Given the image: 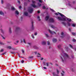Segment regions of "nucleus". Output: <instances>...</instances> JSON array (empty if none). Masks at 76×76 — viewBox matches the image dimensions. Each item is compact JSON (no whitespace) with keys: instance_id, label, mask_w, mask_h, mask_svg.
<instances>
[{"instance_id":"obj_1","label":"nucleus","mask_w":76,"mask_h":76,"mask_svg":"<svg viewBox=\"0 0 76 76\" xmlns=\"http://www.w3.org/2000/svg\"><path fill=\"white\" fill-rule=\"evenodd\" d=\"M59 14L61 15V17H58V19L60 20H62V21H65V20H67L69 22H70L72 20L70 18H66V17L63 15L61 13L59 12H58Z\"/></svg>"},{"instance_id":"obj_2","label":"nucleus","mask_w":76,"mask_h":76,"mask_svg":"<svg viewBox=\"0 0 76 76\" xmlns=\"http://www.w3.org/2000/svg\"><path fill=\"white\" fill-rule=\"evenodd\" d=\"M61 58L62 62H64L66 61V60H67V58H69V56L67 54L64 53L63 56H61Z\"/></svg>"},{"instance_id":"obj_3","label":"nucleus","mask_w":76,"mask_h":76,"mask_svg":"<svg viewBox=\"0 0 76 76\" xmlns=\"http://www.w3.org/2000/svg\"><path fill=\"white\" fill-rule=\"evenodd\" d=\"M32 2L33 4H31V6L34 7V8H37L38 6H36L35 4V1H32Z\"/></svg>"},{"instance_id":"obj_4","label":"nucleus","mask_w":76,"mask_h":76,"mask_svg":"<svg viewBox=\"0 0 76 76\" xmlns=\"http://www.w3.org/2000/svg\"><path fill=\"white\" fill-rule=\"evenodd\" d=\"M28 11L29 13H32L34 11V9H33L32 7H29L28 9Z\"/></svg>"},{"instance_id":"obj_5","label":"nucleus","mask_w":76,"mask_h":76,"mask_svg":"<svg viewBox=\"0 0 76 76\" xmlns=\"http://www.w3.org/2000/svg\"><path fill=\"white\" fill-rule=\"evenodd\" d=\"M49 32H50V34H56V33L54 31H51V30L49 29Z\"/></svg>"},{"instance_id":"obj_6","label":"nucleus","mask_w":76,"mask_h":76,"mask_svg":"<svg viewBox=\"0 0 76 76\" xmlns=\"http://www.w3.org/2000/svg\"><path fill=\"white\" fill-rule=\"evenodd\" d=\"M49 22H51L52 23H53V22H54V20L52 18H50L49 19Z\"/></svg>"},{"instance_id":"obj_7","label":"nucleus","mask_w":76,"mask_h":76,"mask_svg":"<svg viewBox=\"0 0 76 76\" xmlns=\"http://www.w3.org/2000/svg\"><path fill=\"white\" fill-rule=\"evenodd\" d=\"M33 23H34V22H32V26L31 28V29L32 30H34V25H33Z\"/></svg>"},{"instance_id":"obj_8","label":"nucleus","mask_w":76,"mask_h":76,"mask_svg":"<svg viewBox=\"0 0 76 76\" xmlns=\"http://www.w3.org/2000/svg\"><path fill=\"white\" fill-rule=\"evenodd\" d=\"M24 14L25 15V16H28V13L27 12H24Z\"/></svg>"},{"instance_id":"obj_9","label":"nucleus","mask_w":76,"mask_h":76,"mask_svg":"<svg viewBox=\"0 0 76 76\" xmlns=\"http://www.w3.org/2000/svg\"><path fill=\"white\" fill-rule=\"evenodd\" d=\"M53 76H59L58 75L56 74V73L54 72H53Z\"/></svg>"},{"instance_id":"obj_10","label":"nucleus","mask_w":76,"mask_h":76,"mask_svg":"<svg viewBox=\"0 0 76 76\" xmlns=\"http://www.w3.org/2000/svg\"><path fill=\"white\" fill-rule=\"evenodd\" d=\"M49 16H46L45 18V20H47L49 18Z\"/></svg>"},{"instance_id":"obj_11","label":"nucleus","mask_w":76,"mask_h":76,"mask_svg":"<svg viewBox=\"0 0 76 76\" xmlns=\"http://www.w3.org/2000/svg\"><path fill=\"white\" fill-rule=\"evenodd\" d=\"M53 41L54 42H56L57 41V39H56L53 38Z\"/></svg>"},{"instance_id":"obj_12","label":"nucleus","mask_w":76,"mask_h":76,"mask_svg":"<svg viewBox=\"0 0 76 76\" xmlns=\"http://www.w3.org/2000/svg\"><path fill=\"white\" fill-rule=\"evenodd\" d=\"M11 9L12 10H16L15 8V7H11Z\"/></svg>"},{"instance_id":"obj_13","label":"nucleus","mask_w":76,"mask_h":76,"mask_svg":"<svg viewBox=\"0 0 76 76\" xmlns=\"http://www.w3.org/2000/svg\"><path fill=\"white\" fill-rule=\"evenodd\" d=\"M1 33H2V34H5V32H4V31H3V30H2V29L1 30Z\"/></svg>"},{"instance_id":"obj_14","label":"nucleus","mask_w":76,"mask_h":76,"mask_svg":"<svg viewBox=\"0 0 76 76\" xmlns=\"http://www.w3.org/2000/svg\"><path fill=\"white\" fill-rule=\"evenodd\" d=\"M9 31L10 34H12V30H11V28H9Z\"/></svg>"},{"instance_id":"obj_15","label":"nucleus","mask_w":76,"mask_h":76,"mask_svg":"<svg viewBox=\"0 0 76 76\" xmlns=\"http://www.w3.org/2000/svg\"><path fill=\"white\" fill-rule=\"evenodd\" d=\"M0 15H4V13L2 11L0 12Z\"/></svg>"},{"instance_id":"obj_16","label":"nucleus","mask_w":76,"mask_h":76,"mask_svg":"<svg viewBox=\"0 0 76 76\" xmlns=\"http://www.w3.org/2000/svg\"><path fill=\"white\" fill-rule=\"evenodd\" d=\"M37 55H38L37 56V57H40L41 56V54H39V53H38Z\"/></svg>"},{"instance_id":"obj_17","label":"nucleus","mask_w":76,"mask_h":76,"mask_svg":"<svg viewBox=\"0 0 76 76\" xmlns=\"http://www.w3.org/2000/svg\"><path fill=\"white\" fill-rule=\"evenodd\" d=\"M42 45H45L46 44V42H45L43 41L42 42Z\"/></svg>"},{"instance_id":"obj_18","label":"nucleus","mask_w":76,"mask_h":76,"mask_svg":"<svg viewBox=\"0 0 76 76\" xmlns=\"http://www.w3.org/2000/svg\"><path fill=\"white\" fill-rule=\"evenodd\" d=\"M7 48L9 49H10V50L11 49H12V47L10 46H9L7 47Z\"/></svg>"},{"instance_id":"obj_19","label":"nucleus","mask_w":76,"mask_h":76,"mask_svg":"<svg viewBox=\"0 0 76 76\" xmlns=\"http://www.w3.org/2000/svg\"><path fill=\"white\" fill-rule=\"evenodd\" d=\"M15 14H16V15H18L19 14V12H18V11H15Z\"/></svg>"},{"instance_id":"obj_20","label":"nucleus","mask_w":76,"mask_h":76,"mask_svg":"<svg viewBox=\"0 0 76 76\" xmlns=\"http://www.w3.org/2000/svg\"><path fill=\"white\" fill-rule=\"evenodd\" d=\"M47 44L48 45H50V41H48L47 42Z\"/></svg>"},{"instance_id":"obj_21","label":"nucleus","mask_w":76,"mask_h":76,"mask_svg":"<svg viewBox=\"0 0 76 76\" xmlns=\"http://www.w3.org/2000/svg\"><path fill=\"white\" fill-rule=\"evenodd\" d=\"M61 35L62 36H63V37H64V36H65V35H64V32H62L61 33Z\"/></svg>"},{"instance_id":"obj_22","label":"nucleus","mask_w":76,"mask_h":76,"mask_svg":"<svg viewBox=\"0 0 76 76\" xmlns=\"http://www.w3.org/2000/svg\"><path fill=\"white\" fill-rule=\"evenodd\" d=\"M37 18H38V20H39V21H40V20H41V19H40V18L39 17V16H38Z\"/></svg>"},{"instance_id":"obj_23","label":"nucleus","mask_w":76,"mask_h":76,"mask_svg":"<svg viewBox=\"0 0 76 76\" xmlns=\"http://www.w3.org/2000/svg\"><path fill=\"white\" fill-rule=\"evenodd\" d=\"M51 27L52 28H53V29L56 28V27L54 26H51Z\"/></svg>"},{"instance_id":"obj_24","label":"nucleus","mask_w":76,"mask_h":76,"mask_svg":"<svg viewBox=\"0 0 76 76\" xmlns=\"http://www.w3.org/2000/svg\"><path fill=\"white\" fill-rule=\"evenodd\" d=\"M56 71L57 72V74H58V73H59V71H58V69H57L56 70Z\"/></svg>"},{"instance_id":"obj_25","label":"nucleus","mask_w":76,"mask_h":76,"mask_svg":"<svg viewBox=\"0 0 76 76\" xmlns=\"http://www.w3.org/2000/svg\"><path fill=\"white\" fill-rule=\"evenodd\" d=\"M12 50H17L16 49H15L14 48H13L12 47Z\"/></svg>"},{"instance_id":"obj_26","label":"nucleus","mask_w":76,"mask_h":76,"mask_svg":"<svg viewBox=\"0 0 76 76\" xmlns=\"http://www.w3.org/2000/svg\"><path fill=\"white\" fill-rule=\"evenodd\" d=\"M69 46H70V47H71V48H73V49H74V48H73V46L72 45L69 44Z\"/></svg>"},{"instance_id":"obj_27","label":"nucleus","mask_w":76,"mask_h":76,"mask_svg":"<svg viewBox=\"0 0 76 76\" xmlns=\"http://www.w3.org/2000/svg\"><path fill=\"white\" fill-rule=\"evenodd\" d=\"M10 53H11V54H16V53H15V52H13L12 51H10Z\"/></svg>"},{"instance_id":"obj_28","label":"nucleus","mask_w":76,"mask_h":76,"mask_svg":"<svg viewBox=\"0 0 76 76\" xmlns=\"http://www.w3.org/2000/svg\"><path fill=\"white\" fill-rule=\"evenodd\" d=\"M67 25H68V26H70V23H69L68 22L67 23Z\"/></svg>"},{"instance_id":"obj_29","label":"nucleus","mask_w":76,"mask_h":76,"mask_svg":"<svg viewBox=\"0 0 76 76\" xmlns=\"http://www.w3.org/2000/svg\"><path fill=\"white\" fill-rule=\"evenodd\" d=\"M72 35H76V33H74V32H72Z\"/></svg>"},{"instance_id":"obj_30","label":"nucleus","mask_w":76,"mask_h":76,"mask_svg":"<svg viewBox=\"0 0 76 76\" xmlns=\"http://www.w3.org/2000/svg\"><path fill=\"white\" fill-rule=\"evenodd\" d=\"M72 26H73V27H75V26H76V25H75V24L74 23H73L72 24Z\"/></svg>"},{"instance_id":"obj_31","label":"nucleus","mask_w":76,"mask_h":76,"mask_svg":"<svg viewBox=\"0 0 76 76\" xmlns=\"http://www.w3.org/2000/svg\"><path fill=\"white\" fill-rule=\"evenodd\" d=\"M1 36L2 37V39H5V38L3 37V36H2V35H1Z\"/></svg>"},{"instance_id":"obj_32","label":"nucleus","mask_w":76,"mask_h":76,"mask_svg":"<svg viewBox=\"0 0 76 76\" xmlns=\"http://www.w3.org/2000/svg\"><path fill=\"white\" fill-rule=\"evenodd\" d=\"M45 35H46V37H47L48 38V34H45Z\"/></svg>"},{"instance_id":"obj_33","label":"nucleus","mask_w":76,"mask_h":76,"mask_svg":"<svg viewBox=\"0 0 76 76\" xmlns=\"http://www.w3.org/2000/svg\"><path fill=\"white\" fill-rule=\"evenodd\" d=\"M73 42H76V39H73V40H72Z\"/></svg>"},{"instance_id":"obj_34","label":"nucleus","mask_w":76,"mask_h":76,"mask_svg":"<svg viewBox=\"0 0 76 76\" xmlns=\"http://www.w3.org/2000/svg\"><path fill=\"white\" fill-rule=\"evenodd\" d=\"M27 44L29 45H31V43H27Z\"/></svg>"},{"instance_id":"obj_35","label":"nucleus","mask_w":76,"mask_h":76,"mask_svg":"<svg viewBox=\"0 0 76 76\" xmlns=\"http://www.w3.org/2000/svg\"><path fill=\"white\" fill-rule=\"evenodd\" d=\"M1 3L2 4H3V3H4V1H3V0H1Z\"/></svg>"},{"instance_id":"obj_36","label":"nucleus","mask_w":76,"mask_h":76,"mask_svg":"<svg viewBox=\"0 0 76 76\" xmlns=\"http://www.w3.org/2000/svg\"><path fill=\"white\" fill-rule=\"evenodd\" d=\"M34 48H35V49H38V48L37 47V46H35Z\"/></svg>"},{"instance_id":"obj_37","label":"nucleus","mask_w":76,"mask_h":76,"mask_svg":"<svg viewBox=\"0 0 76 76\" xmlns=\"http://www.w3.org/2000/svg\"><path fill=\"white\" fill-rule=\"evenodd\" d=\"M31 37H32L33 38H34V36L33 34H32L31 35Z\"/></svg>"},{"instance_id":"obj_38","label":"nucleus","mask_w":76,"mask_h":76,"mask_svg":"<svg viewBox=\"0 0 76 76\" xmlns=\"http://www.w3.org/2000/svg\"><path fill=\"white\" fill-rule=\"evenodd\" d=\"M61 45H59L58 46V48H60V47H61Z\"/></svg>"},{"instance_id":"obj_39","label":"nucleus","mask_w":76,"mask_h":76,"mask_svg":"<svg viewBox=\"0 0 76 76\" xmlns=\"http://www.w3.org/2000/svg\"><path fill=\"white\" fill-rule=\"evenodd\" d=\"M45 8H46V7H45V6H43V9H45Z\"/></svg>"},{"instance_id":"obj_40","label":"nucleus","mask_w":76,"mask_h":76,"mask_svg":"<svg viewBox=\"0 0 76 76\" xmlns=\"http://www.w3.org/2000/svg\"><path fill=\"white\" fill-rule=\"evenodd\" d=\"M18 57H19L21 58H23V57H20V55L18 53Z\"/></svg>"},{"instance_id":"obj_41","label":"nucleus","mask_w":76,"mask_h":76,"mask_svg":"<svg viewBox=\"0 0 76 76\" xmlns=\"http://www.w3.org/2000/svg\"><path fill=\"white\" fill-rule=\"evenodd\" d=\"M39 1L40 3H42V1L41 0H39Z\"/></svg>"},{"instance_id":"obj_42","label":"nucleus","mask_w":76,"mask_h":76,"mask_svg":"<svg viewBox=\"0 0 76 76\" xmlns=\"http://www.w3.org/2000/svg\"><path fill=\"white\" fill-rule=\"evenodd\" d=\"M43 64L44 66H45V62L44 61L43 62Z\"/></svg>"},{"instance_id":"obj_43","label":"nucleus","mask_w":76,"mask_h":76,"mask_svg":"<svg viewBox=\"0 0 76 76\" xmlns=\"http://www.w3.org/2000/svg\"><path fill=\"white\" fill-rule=\"evenodd\" d=\"M20 29V28L19 27H17L16 28L17 30H18V29Z\"/></svg>"},{"instance_id":"obj_44","label":"nucleus","mask_w":76,"mask_h":76,"mask_svg":"<svg viewBox=\"0 0 76 76\" xmlns=\"http://www.w3.org/2000/svg\"><path fill=\"white\" fill-rule=\"evenodd\" d=\"M3 51H4V50H3V49H2L0 51V52H3Z\"/></svg>"},{"instance_id":"obj_45","label":"nucleus","mask_w":76,"mask_h":76,"mask_svg":"<svg viewBox=\"0 0 76 76\" xmlns=\"http://www.w3.org/2000/svg\"><path fill=\"white\" fill-rule=\"evenodd\" d=\"M21 51H22V52L23 53H24V50H21Z\"/></svg>"},{"instance_id":"obj_46","label":"nucleus","mask_w":76,"mask_h":76,"mask_svg":"<svg viewBox=\"0 0 76 76\" xmlns=\"http://www.w3.org/2000/svg\"><path fill=\"white\" fill-rule=\"evenodd\" d=\"M50 10H51V11H52V12H54V10H53L52 9H50Z\"/></svg>"},{"instance_id":"obj_47","label":"nucleus","mask_w":76,"mask_h":76,"mask_svg":"<svg viewBox=\"0 0 76 76\" xmlns=\"http://www.w3.org/2000/svg\"><path fill=\"white\" fill-rule=\"evenodd\" d=\"M38 5L39 6H41V4H39V3H38Z\"/></svg>"},{"instance_id":"obj_48","label":"nucleus","mask_w":76,"mask_h":76,"mask_svg":"<svg viewBox=\"0 0 76 76\" xmlns=\"http://www.w3.org/2000/svg\"><path fill=\"white\" fill-rule=\"evenodd\" d=\"M61 75L62 76H64V73H61Z\"/></svg>"},{"instance_id":"obj_49","label":"nucleus","mask_w":76,"mask_h":76,"mask_svg":"<svg viewBox=\"0 0 76 76\" xmlns=\"http://www.w3.org/2000/svg\"><path fill=\"white\" fill-rule=\"evenodd\" d=\"M55 15H57V16L58 15V14L57 13H55Z\"/></svg>"},{"instance_id":"obj_50","label":"nucleus","mask_w":76,"mask_h":76,"mask_svg":"<svg viewBox=\"0 0 76 76\" xmlns=\"http://www.w3.org/2000/svg\"><path fill=\"white\" fill-rule=\"evenodd\" d=\"M40 60H44V58H41Z\"/></svg>"},{"instance_id":"obj_51","label":"nucleus","mask_w":76,"mask_h":76,"mask_svg":"<svg viewBox=\"0 0 76 76\" xmlns=\"http://www.w3.org/2000/svg\"><path fill=\"white\" fill-rule=\"evenodd\" d=\"M29 58H33V56H30L29 57Z\"/></svg>"},{"instance_id":"obj_52","label":"nucleus","mask_w":76,"mask_h":76,"mask_svg":"<svg viewBox=\"0 0 76 76\" xmlns=\"http://www.w3.org/2000/svg\"><path fill=\"white\" fill-rule=\"evenodd\" d=\"M37 35V33L36 32L34 33V35Z\"/></svg>"},{"instance_id":"obj_53","label":"nucleus","mask_w":76,"mask_h":76,"mask_svg":"<svg viewBox=\"0 0 76 76\" xmlns=\"http://www.w3.org/2000/svg\"><path fill=\"white\" fill-rule=\"evenodd\" d=\"M1 45H4V43H3V42H2V43H1Z\"/></svg>"},{"instance_id":"obj_54","label":"nucleus","mask_w":76,"mask_h":76,"mask_svg":"<svg viewBox=\"0 0 76 76\" xmlns=\"http://www.w3.org/2000/svg\"><path fill=\"white\" fill-rule=\"evenodd\" d=\"M18 3H19V4H20V1H18Z\"/></svg>"},{"instance_id":"obj_55","label":"nucleus","mask_w":76,"mask_h":76,"mask_svg":"<svg viewBox=\"0 0 76 76\" xmlns=\"http://www.w3.org/2000/svg\"><path fill=\"white\" fill-rule=\"evenodd\" d=\"M43 69H47V68L46 67H43Z\"/></svg>"},{"instance_id":"obj_56","label":"nucleus","mask_w":76,"mask_h":76,"mask_svg":"<svg viewBox=\"0 0 76 76\" xmlns=\"http://www.w3.org/2000/svg\"><path fill=\"white\" fill-rule=\"evenodd\" d=\"M24 62V61L23 60L21 61L22 63H23V62Z\"/></svg>"},{"instance_id":"obj_57","label":"nucleus","mask_w":76,"mask_h":76,"mask_svg":"<svg viewBox=\"0 0 76 76\" xmlns=\"http://www.w3.org/2000/svg\"><path fill=\"white\" fill-rule=\"evenodd\" d=\"M23 41L24 43H25V39H23Z\"/></svg>"},{"instance_id":"obj_58","label":"nucleus","mask_w":76,"mask_h":76,"mask_svg":"<svg viewBox=\"0 0 76 76\" xmlns=\"http://www.w3.org/2000/svg\"><path fill=\"white\" fill-rule=\"evenodd\" d=\"M46 64L47 65V66H48L49 65H48V64L47 63H46Z\"/></svg>"},{"instance_id":"obj_59","label":"nucleus","mask_w":76,"mask_h":76,"mask_svg":"<svg viewBox=\"0 0 76 76\" xmlns=\"http://www.w3.org/2000/svg\"><path fill=\"white\" fill-rule=\"evenodd\" d=\"M16 43H18V42H19V41H16Z\"/></svg>"},{"instance_id":"obj_60","label":"nucleus","mask_w":76,"mask_h":76,"mask_svg":"<svg viewBox=\"0 0 76 76\" xmlns=\"http://www.w3.org/2000/svg\"><path fill=\"white\" fill-rule=\"evenodd\" d=\"M6 53V52H4L3 53V54L4 55V54H5Z\"/></svg>"},{"instance_id":"obj_61","label":"nucleus","mask_w":76,"mask_h":76,"mask_svg":"<svg viewBox=\"0 0 76 76\" xmlns=\"http://www.w3.org/2000/svg\"><path fill=\"white\" fill-rule=\"evenodd\" d=\"M19 8L20 9H21L22 8V7H21V6H20L19 7Z\"/></svg>"},{"instance_id":"obj_62","label":"nucleus","mask_w":76,"mask_h":76,"mask_svg":"<svg viewBox=\"0 0 76 76\" xmlns=\"http://www.w3.org/2000/svg\"><path fill=\"white\" fill-rule=\"evenodd\" d=\"M69 31H71V28H69Z\"/></svg>"},{"instance_id":"obj_63","label":"nucleus","mask_w":76,"mask_h":76,"mask_svg":"<svg viewBox=\"0 0 76 76\" xmlns=\"http://www.w3.org/2000/svg\"><path fill=\"white\" fill-rule=\"evenodd\" d=\"M38 13H40V11H38Z\"/></svg>"},{"instance_id":"obj_64","label":"nucleus","mask_w":76,"mask_h":76,"mask_svg":"<svg viewBox=\"0 0 76 76\" xmlns=\"http://www.w3.org/2000/svg\"><path fill=\"white\" fill-rule=\"evenodd\" d=\"M72 58H74V56H72Z\"/></svg>"}]
</instances>
